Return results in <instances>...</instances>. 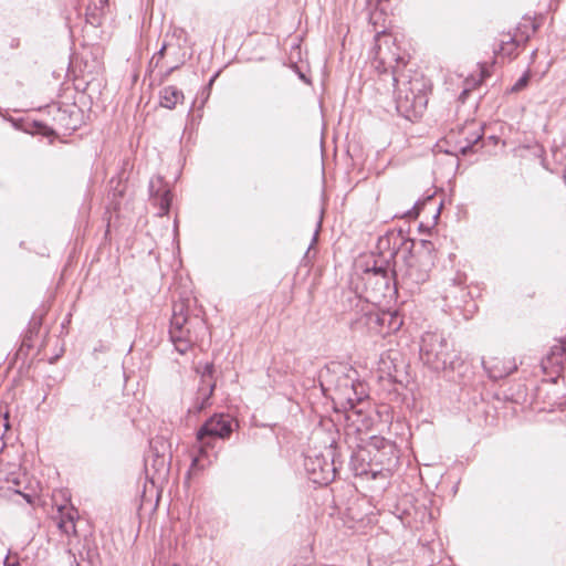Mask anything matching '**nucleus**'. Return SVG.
<instances>
[{
  "label": "nucleus",
  "instance_id": "obj_1",
  "mask_svg": "<svg viewBox=\"0 0 566 566\" xmlns=\"http://www.w3.org/2000/svg\"><path fill=\"white\" fill-rule=\"evenodd\" d=\"M347 420L345 439L349 447L358 449L356 457L365 460L363 453L366 451L370 460L381 467L380 470L390 471L398 460L396 444L382 437L368 436L371 420L363 418L360 410L353 411Z\"/></svg>",
  "mask_w": 566,
  "mask_h": 566
},
{
  "label": "nucleus",
  "instance_id": "obj_2",
  "mask_svg": "<svg viewBox=\"0 0 566 566\" xmlns=\"http://www.w3.org/2000/svg\"><path fill=\"white\" fill-rule=\"evenodd\" d=\"M396 86V108L399 114L406 118L421 115L428 104V82L421 75L416 73L413 76L407 74L394 73L391 78Z\"/></svg>",
  "mask_w": 566,
  "mask_h": 566
},
{
  "label": "nucleus",
  "instance_id": "obj_3",
  "mask_svg": "<svg viewBox=\"0 0 566 566\" xmlns=\"http://www.w3.org/2000/svg\"><path fill=\"white\" fill-rule=\"evenodd\" d=\"M423 249L421 253H411L402 258L401 262H396L392 270L395 286H400L410 293L419 290L420 285L429 279V272L432 264L431 251L433 243L421 240Z\"/></svg>",
  "mask_w": 566,
  "mask_h": 566
},
{
  "label": "nucleus",
  "instance_id": "obj_4",
  "mask_svg": "<svg viewBox=\"0 0 566 566\" xmlns=\"http://www.w3.org/2000/svg\"><path fill=\"white\" fill-rule=\"evenodd\" d=\"M329 376L327 381L333 385V399L344 408L354 410L357 403L368 397L367 386L359 379L355 368L337 365Z\"/></svg>",
  "mask_w": 566,
  "mask_h": 566
},
{
  "label": "nucleus",
  "instance_id": "obj_5",
  "mask_svg": "<svg viewBox=\"0 0 566 566\" xmlns=\"http://www.w3.org/2000/svg\"><path fill=\"white\" fill-rule=\"evenodd\" d=\"M440 332H426L420 339V359L430 369L439 371L454 369L460 358Z\"/></svg>",
  "mask_w": 566,
  "mask_h": 566
},
{
  "label": "nucleus",
  "instance_id": "obj_6",
  "mask_svg": "<svg viewBox=\"0 0 566 566\" xmlns=\"http://www.w3.org/2000/svg\"><path fill=\"white\" fill-rule=\"evenodd\" d=\"M373 66L380 74H388L394 77L395 71L402 74L401 67L406 66L400 49L396 44V39L386 32H379L375 36L373 48Z\"/></svg>",
  "mask_w": 566,
  "mask_h": 566
},
{
  "label": "nucleus",
  "instance_id": "obj_7",
  "mask_svg": "<svg viewBox=\"0 0 566 566\" xmlns=\"http://www.w3.org/2000/svg\"><path fill=\"white\" fill-rule=\"evenodd\" d=\"M193 322L186 314L184 302L175 303L169 326V337L175 349L184 355L196 343L197 334L191 329Z\"/></svg>",
  "mask_w": 566,
  "mask_h": 566
},
{
  "label": "nucleus",
  "instance_id": "obj_8",
  "mask_svg": "<svg viewBox=\"0 0 566 566\" xmlns=\"http://www.w3.org/2000/svg\"><path fill=\"white\" fill-rule=\"evenodd\" d=\"M367 307H370L369 305ZM363 315L355 322L354 327L364 326L370 335L386 337L397 332L402 321L397 312L363 308Z\"/></svg>",
  "mask_w": 566,
  "mask_h": 566
},
{
  "label": "nucleus",
  "instance_id": "obj_9",
  "mask_svg": "<svg viewBox=\"0 0 566 566\" xmlns=\"http://www.w3.org/2000/svg\"><path fill=\"white\" fill-rule=\"evenodd\" d=\"M233 430V419L228 415H213L197 431V441L199 442L200 455L195 457L191 463L192 468L199 465L201 457L205 454V447L211 444L214 438H229Z\"/></svg>",
  "mask_w": 566,
  "mask_h": 566
},
{
  "label": "nucleus",
  "instance_id": "obj_10",
  "mask_svg": "<svg viewBox=\"0 0 566 566\" xmlns=\"http://www.w3.org/2000/svg\"><path fill=\"white\" fill-rule=\"evenodd\" d=\"M304 468L308 479L316 484L326 485L335 479L336 468L333 460V451L327 454L311 451L305 455Z\"/></svg>",
  "mask_w": 566,
  "mask_h": 566
},
{
  "label": "nucleus",
  "instance_id": "obj_11",
  "mask_svg": "<svg viewBox=\"0 0 566 566\" xmlns=\"http://www.w3.org/2000/svg\"><path fill=\"white\" fill-rule=\"evenodd\" d=\"M0 489L21 495L29 504L33 503L35 496L34 493L28 492V476L15 464L8 465L6 470L0 469Z\"/></svg>",
  "mask_w": 566,
  "mask_h": 566
},
{
  "label": "nucleus",
  "instance_id": "obj_12",
  "mask_svg": "<svg viewBox=\"0 0 566 566\" xmlns=\"http://www.w3.org/2000/svg\"><path fill=\"white\" fill-rule=\"evenodd\" d=\"M149 201L158 208L157 216L163 217L169 212L174 198L171 185L166 179L149 180Z\"/></svg>",
  "mask_w": 566,
  "mask_h": 566
},
{
  "label": "nucleus",
  "instance_id": "obj_13",
  "mask_svg": "<svg viewBox=\"0 0 566 566\" xmlns=\"http://www.w3.org/2000/svg\"><path fill=\"white\" fill-rule=\"evenodd\" d=\"M542 367L545 371L559 374L566 371V336L558 339L548 350L542 360Z\"/></svg>",
  "mask_w": 566,
  "mask_h": 566
},
{
  "label": "nucleus",
  "instance_id": "obj_14",
  "mask_svg": "<svg viewBox=\"0 0 566 566\" xmlns=\"http://www.w3.org/2000/svg\"><path fill=\"white\" fill-rule=\"evenodd\" d=\"M76 517L77 511L72 505L63 504L57 506V511L53 516V520L63 534L71 535L76 532Z\"/></svg>",
  "mask_w": 566,
  "mask_h": 566
},
{
  "label": "nucleus",
  "instance_id": "obj_15",
  "mask_svg": "<svg viewBox=\"0 0 566 566\" xmlns=\"http://www.w3.org/2000/svg\"><path fill=\"white\" fill-rule=\"evenodd\" d=\"M481 139H482V133H480L479 130H474L470 137L468 136L464 138V140H459L457 149L454 150L453 154H451V156L449 158L450 165L458 167V165H459L458 153L465 156L470 153L478 151V149L481 147L480 146Z\"/></svg>",
  "mask_w": 566,
  "mask_h": 566
},
{
  "label": "nucleus",
  "instance_id": "obj_16",
  "mask_svg": "<svg viewBox=\"0 0 566 566\" xmlns=\"http://www.w3.org/2000/svg\"><path fill=\"white\" fill-rule=\"evenodd\" d=\"M482 365L489 377L494 380L502 379L516 370V365L514 363L509 361L506 365L499 358H492L490 360L483 359Z\"/></svg>",
  "mask_w": 566,
  "mask_h": 566
},
{
  "label": "nucleus",
  "instance_id": "obj_17",
  "mask_svg": "<svg viewBox=\"0 0 566 566\" xmlns=\"http://www.w3.org/2000/svg\"><path fill=\"white\" fill-rule=\"evenodd\" d=\"M216 388V384L199 385L197 396L192 405L189 407L190 413H200L203 409L210 406V399Z\"/></svg>",
  "mask_w": 566,
  "mask_h": 566
},
{
  "label": "nucleus",
  "instance_id": "obj_18",
  "mask_svg": "<svg viewBox=\"0 0 566 566\" xmlns=\"http://www.w3.org/2000/svg\"><path fill=\"white\" fill-rule=\"evenodd\" d=\"M184 99V94L176 86H166L160 91V105L172 109L176 104Z\"/></svg>",
  "mask_w": 566,
  "mask_h": 566
},
{
  "label": "nucleus",
  "instance_id": "obj_19",
  "mask_svg": "<svg viewBox=\"0 0 566 566\" xmlns=\"http://www.w3.org/2000/svg\"><path fill=\"white\" fill-rule=\"evenodd\" d=\"M366 274L368 275V280L371 277L377 279V283H379L382 287L388 289L390 284V280L392 274L390 275V271L388 266H374L373 269H367Z\"/></svg>",
  "mask_w": 566,
  "mask_h": 566
},
{
  "label": "nucleus",
  "instance_id": "obj_20",
  "mask_svg": "<svg viewBox=\"0 0 566 566\" xmlns=\"http://www.w3.org/2000/svg\"><path fill=\"white\" fill-rule=\"evenodd\" d=\"M196 371L198 374H200V384L199 385L216 384L213 381V364L212 363H205L202 366L199 365L196 368Z\"/></svg>",
  "mask_w": 566,
  "mask_h": 566
},
{
  "label": "nucleus",
  "instance_id": "obj_21",
  "mask_svg": "<svg viewBox=\"0 0 566 566\" xmlns=\"http://www.w3.org/2000/svg\"><path fill=\"white\" fill-rule=\"evenodd\" d=\"M433 196H434V192H432V193H430V195H427L423 199H418V200L413 203L412 208H411L410 210H408V211L403 214V217H407V218H413V219H416V218L419 216L420 210L422 209V207H423L424 205H427L429 201H431V200H432V198H433Z\"/></svg>",
  "mask_w": 566,
  "mask_h": 566
},
{
  "label": "nucleus",
  "instance_id": "obj_22",
  "mask_svg": "<svg viewBox=\"0 0 566 566\" xmlns=\"http://www.w3.org/2000/svg\"><path fill=\"white\" fill-rule=\"evenodd\" d=\"M516 48H517V44L514 39H510V41H507V42L502 41L500 49H499V53L504 56H510L514 53Z\"/></svg>",
  "mask_w": 566,
  "mask_h": 566
},
{
  "label": "nucleus",
  "instance_id": "obj_23",
  "mask_svg": "<svg viewBox=\"0 0 566 566\" xmlns=\"http://www.w3.org/2000/svg\"><path fill=\"white\" fill-rule=\"evenodd\" d=\"M530 77L531 76L528 72L524 73L511 87V92L516 93L525 88L530 82Z\"/></svg>",
  "mask_w": 566,
  "mask_h": 566
},
{
  "label": "nucleus",
  "instance_id": "obj_24",
  "mask_svg": "<svg viewBox=\"0 0 566 566\" xmlns=\"http://www.w3.org/2000/svg\"><path fill=\"white\" fill-rule=\"evenodd\" d=\"M322 220H323V210H321V214H319V218L317 220V223H316V229L314 231V234H313V238H312V242L306 251V255L310 253V250L312 249V247L317 242V238H318V233L321 231V227H322Z\"/></svg>",
  "mask_w": 566,
  "mask_h": 566
},
{
  "label": "nucleus",
  "instance_id": "obj_25",
  "mask_svg": "<svg viewBox=\"0 0 566 566\" xmlns=\"http://www.w3.org/2000/svg\"><path fill=\"white\" fill-rule=\"evenodd\" d=\"M155 462H158L159 465L161 467V470L164 471V473L167 472V468H166V461H165V458L164 457H157V459L155 460Z\"/></svg>",
  "mask_w": 566,
  "mask_h": 566
},
{
  "label": "nucleus",
  "instance_id": "obj_26",
  "mask_svg": "<svg viewBox=\"0 0 566 566\" xmlns=\"http://www.w3.org/2000/svg\"><path fill=\"white\" fill-rule=\"evenodd\" d=\"M19 44H20V40H19V39H13V40L11 41L10 46H11L12 49H14V48H18V46H19Z\"/></svg>",
  "mask_w": 566,
  "mask_h": 566
},
{
  "label": "nucleus",
  "instance_id": "obj_27",
  "mask_svg": "<svg viewBox=\"0 0 566 566\" xmlns=\"http://www.w3.org/2000/svg\"><path fill=\"white\" fill-rule=\"evenodd\" d=\"M4 566H18L17 563H9V556H6L4 558Z\"/></svg>",
  "mask_w": 566,
  "mask_h": 566
},
{
  "label": "nucleus",
  "instance_id": "obj_28",
  "mask_svg": "<svg viewBox=\"0 0 566 566\" xmlns=\"http://www.w3.org/2000/svg\"><path fill=\"white\" fill-rule=\"evenodd\" d=\"M368 473H369V471H367L366 469H363V470H360V471H358V470L356 469V474H357V475H363V474H368Z\"/></svg>",
  "mask_w": 566,
  "mask_h": 566
},
{
  "label": "nucleus",
  "instance_id": "obj_29",
  "mask_svg": "<svg viewBox=\"0 0 566 566\" xmlns=\"http://www.w3.org/2000/svg\"><path fill=\"white\" fill-rule=\"evenodd\" d=\"M4 420H6V421H4V423H3V427H4L6 429H9V422H8V415H7V413H6Z\"/></svg>",
  "mask_w": 566,
  "mask_h": 566
},
{
  "label": "nucleus",
  "instance_id": "obj_30",
  "mask_svg": "<svg viewBox=\"0 0 566 566\" xmlns=\"http://www.w3.org/2000/svg\"><path fill=\"white\" fill-rule=\"evenodd\" d=\"M441 205H442V203H440V205H439V207L436 209V214H434V217H436V218H438V216H439V213H440Z\"/></svg>",
  "mask_w": 566,
  "mask_h": 566
},
{
  "label": "nucleus",
  "instance_id": "obj_31",
  "mask_svg": "<svg viewBox=\"0 0 566 566\" xmlns=\"http://www.w3.org/2000/svg\"><path fill=\"white\" fill-rule=\"evenodd\" d=\"M165 50H166V45H163V48L159 50L158 54L163 55Z\"/></svg>",
  "mask_w": 566,
  "mask_h": 566
},
{
  "label": "nucleus",
  "instance_id": "obj_32",
  "mask_svg": "<svg viewBox=\"0 0 566 566\" xmlns=\"http://www.w3.org/2000/svg\"><path fill=\"white\" fill-rule=\"evenodd\" d=\"M196 322L200 325V328H203V322L202 321L196 318Z\"/></svg>",
  "mask_w": 566,
  "mask_h": 566
},
{
  "label": "nucleus",
  "instance_id": "obj_33",
  "mask_svg": "<svg viewBox=\"0 0 566 566\" xmlns=\"http://www.w3.org/2000/svg\"><path fill=\"white\" fill-rule=\"evenodd\" d=\"M453 289H454V290L459 289L461 292H464V290H463L462 287L457 286V285H453Z\"/></svg>",
  "mask_w": 566,
  "mask_h": 566
},
{
  "label": "nucleus",
  "instance_id": "obj_34",
  "mask_svg": "<svg viewBox=\"0 0 566 566\" xmlns=\"http://www.w3.org/2000/svg\"><path fill=\"white\" fill-rule=\"evenodd\" d=\"M214 78H217V75H213V77L210 81V85L212 84V82H214Z\"/></svg>",
  "mask_w": 566,
  "mask_h": 566
},
{
  "label": "nucleus",
  "instance_id": "obj_35",
  "mask_svg": "<svg viewBox=\"0 0 566 566\" xmlns=\"http://www.w3.org/2000/svg\"><path fill=\"white\" fill-rule=\"evenodd\" d=\"M214 78H217V75H213V77L210 81V85L212 84V82H214Z\"/></svg>",
  "mask_w": 566,
  "mask_h": 566
},
{
  "label": "nucleus",
  "instance_id": "obj_36",
  "mask_svg": "<svg viewBox=\"0 0 566 566\" xmlns=\"http://www.w3.org/2000/svg\"><path fill=\"white\" fill-rule=\"evenodd\" d=\"M370 472H371L373 476L375 478V475H376V471H371V470H370Z\"/></svg>",
  "mask_w": 566,
  "mask_h": 566
}]
</instances>
